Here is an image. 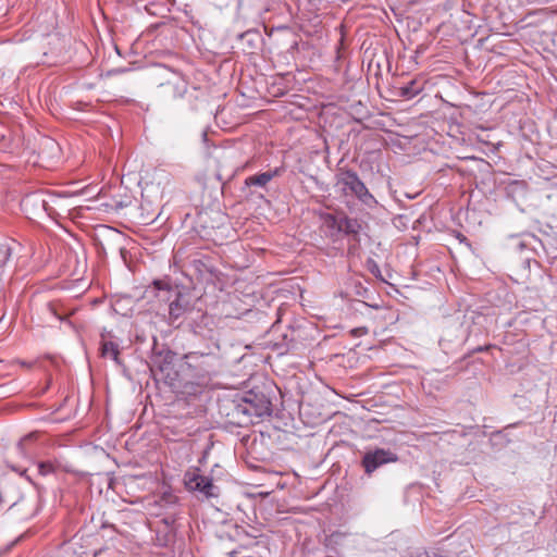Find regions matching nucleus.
<instances>
[{
	"mask_svg": "<svg viewBox=\"0 0 557 557\" xmlns=\"http://www.w3.org/2000/svg\"><path fill=\"white\" fill-rule=\"evenodd\" d=\"M272 404L270 398L261 392L250 389L235 403L233 416L239 424L256 423L263 417L271 416Z\"/></svg>",
	"mask_w": 557,
	"mask_h": 557,
	"instance_id": "nucleus-1",
	"label": "nucleus"
},
{
	"mask_svg": "<svg viewBox=\"0 0 557 557\" xmlns=\"http://www.w3.org/2000/svg\"><path fill=\"white\" fill-rule=\"evenodd\" d=\"M336 186L345 196L356 197L363 206L373 209L377 206V200L369 191L364 183L355 171H342L337 175Z\"/></svg>",
	"mask_w": 557,
	"mask_h": 557,
	"instance_id": "nucleus-2",
	"label": "nucleus"
},
{
	"mask_svg": "<svg viewBox=\"0 0 557 557\" xmlns=\"http://www.w3.org/2000/svg\"><path fill=\"white\" fill-rule=\"evenodd\" d=\"M184 485L189 492H197L206 498L218 497L219 490L210 476L200 473L198 468L188 469L184 473Z\"/></svg>",
	"mask_w": 557,
	"mask_h": 557,
	"instance_id": "nucleus-3",
	"label": "nucleus"
},
{
	"mask_svg": "<svg viewBox=\"0 0 557 557\" xmlns=\"http://www.w3.org/2000/svg\"><path fill=\"white\" fill-rule=\"evenodd\" d=\"M65 199L66 197L58 194L36 193L26 196L23 199V205L25 207H40L44 212L51 216L58 213V209L64 208L63 202L65 201Z\"/></svg>",
	"mask_w": 557,
	"mask_h": 557,
	"instance_id": "nucleus-4",
	"label": "nucleus"
},
{
	"mask_svg": "<svg viewBox=\"0 0 557 557\" xmlns=\"http://www.w3.org/2000/svg\"><path fill=\"white\" fill-rule=\"evenodd\" d=\"M398 456L389 449L376 448L374 450L367 451L361 460V466L368 475H371L380 467L396 462Z\"/></svg>",
	"mask_w": 557,
	"mask_h": 557,
	"instance_id": "nucleus-5",
	"label": "nucleus"
},
{
	"mask_svg": "<svg viewBox=\"0 0 557 557\" xmlns=\"http://www.w3.org/2000/svg\"><path fill=\"white\" fill-rule=\"evenodd\" d=\"M423 83L419 79H411L407 84L397 88L396 94L403 99L410 100L417 97L423 90Z\"/></svg>",
	"mask_w": 557,
	"mask_h": 557,
	"instance_id": "nucleus-6",
	"label": "nucleus"
},
{
	"mask_svg": "<svg viewBox=\"0 0 557 557\" xmlns=\"http://www.w3.org/2000/svg\"><path fill=\"white\" fill-rule=\"evenodd\" d=\"M342 216H336L332 213H324L322 215V223L326 230L327 236L337 238L341 235Z\"/></svg>",
	"mask_w": 557,
	"mask_h": 557,
	"instance_id": "nucleus-7",
	"label": "nucleus"
},
{
	"mask_svg": "<svg viewBox=\"0 0 557 557\" xmlns=\"http://www.w3.org/2000/svg\"><path fill=\"white\" fill-rule=\"evenodd\" d=\"M188 310V302L181 294L170 302L169 315L172 323L178 320Z\"/></svg>",
	"mask_w": 557,
	"mask_h": 557,
	"instance_id": "nucleus-8",
	"label": "nucleus"
},
{
	"mask_svg": "<svg viewBox=\"0 0 557 557\" xmlns=\"http://www.w3.org/2000/svg\"><path fill=\"white\" fill-rule=\"evenodd\" d=\"M280 169H274L273 171H267L263 173H259L256 175L248 176L245 181L247 186H260L264 187L272 178L280 174Z\"/></svg>",
	"mask_w": 557,
	"mask_h": 557,
	"instance_id": "nucleus-9",
	"label": "nucleus"
},
{
	"mask_svg": "<svg viewBox=\"0 0 557 557\" xmlns=\"http://www.w3.org/2000/svg\"><path fill=\"white\" fill-rule=\"evenodd\" d=\"M100 352L103 358L112 359L116 364H121L120 361V347L116 343L111 341H102L100 345Z\"/></svg>",
	"mask_w": 557,
	"mask_h": 557,
	"instance_id": "nucleus-10",
	"label": "nucleus"
},
{
	"mask_svg": "<svg viewBox=\"0 0 557 557\" xmlns=\"http://www.w3.org/2000/svg\"><path fill=\"white\" fill-rule=\"evenodd\" d=\"M341 234L357 236L361 230V224L357 219L342 216Z\"/></svg>",
	"mask_w": 557,
	"mask_h": 557,
	"instance_id": "nucleus-11",
	"label": "nucleus"
},
{
	"mask_svg": "<svg viewBox=\"0 0 557 557\" xmlns=\"http://www.w3.org/2000/svg\"><path fill=\"white\" fill-rule=\"evenodd\" d=\"M178 502V497L173 494L172 492H164L161 496H160V499H159V503L162 505V506H174L176 505Z\"/></svg>",
	"mask_w": 557,
	"mask_h": 557,
	"instance_id": "nucleus-12",
	"label": "nucleus"
},
{
	"mask_svg": "<svg viewBox=\"0 0 557 557\" xmlns=\"http://www.w3.org/2000/svg\"><path fill=\"white\" fill-rule=\"evenodd\" d=\"M40 475H49L55 471V466L51 461H41L37 465Z\"/></svg>",
	"mask_w": 557,
	"mask_h": 557,
	"instance_id": "nucleus-13",
	"label": "nucleus"
},
{
	"mask_svg": "<svg viewBox=\"0 0 557 557\" xmlns=\"http://www.w3.org/2000/svg\"><path fill=\"white\" fill-rule=\"evenodd\" d=\"M11 256L10 247L5 244H0V268L3 267Z\"/></svg>",
	"mask_w": 557,
	"mask_h": 557,
	"instance_id": "nucleus-14",
	"label": "nucleus"
},
{
	"mask_svg": "<svg viewBox=\"0 0 557 557\" xmlns=\"http://www.w3.org/2000/svg\"><path fill=\"white\" fill-rule=\"evenodd\" d=\"M34 436V434H29L28 436L24 437L17 445V448L20 450L21 454H24V445L25 443L30 440L32 437Z\"/></svg>",
	"mask_w": 557,
	"mask_h": 557,
	"instance_id": "nucleus-15",
	"label": "nucleus"
},
{
	"mask_svg": "<svg viewBox=\"0 0 557 557\" xmlns=\"http://www.w3.org/2000/svg\"><path fill=\"white\" fill-rule=\"evenodd\" d=\"M47 309H48V310H49L53 315H55L58 319H61V317H59V315L57 314V312H55L54 307H53V305H52V304H48V305H47Z\"/></svg>",
	"mask_w": 557,
	"mask_h": 557,
	"instance_id": "nucleus-16",
	"label": "nucleus"
},
{
	"mask_svg": "<svg viewBox=\"0 0 557 557\" xmlns=\"http://www.w3.org/2000/svg\"><path fill=\"white\" fill-rule=\"evenodd\" d=\"M169 366H170V363H165L164 366L160 367V370L164 371Z\"/></svg>",
	"mask_w": 557,
	"mask_h": 557,
	"instance_id": "nucleus-17",
	"label": "nucleus"
},
{
	"mask_svg": "<svg viewBox=\"0 0 557 557\" xmlns=\"http://www.w3.org/2000/svg\"><path fill=\"white\" fill-rule=\"evenodd\" d=\"M235 555H236L235 550L230 553V557H235Z\"/></svg>",
	"mask_w": 557,
	"mask_h": 557,
	"instance_id": "nucleus-18",
	"label": "nucleus"
},
{
	"mask_svg": "<svg viewBox=\"0 0 557 557\" xmlns=\"http://www.w3.org/2000/svg\"><path fill=\"white\" fill-rule=\"evenodd\" d=\"M419 557V556H418Z\"/></svg>",
	"mask_w": 557,
	"mask_h": 557,
	"instance_id": "nucleus-19",
	"label": "nucleus"
}]
</instances>
